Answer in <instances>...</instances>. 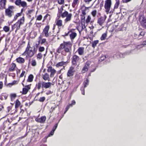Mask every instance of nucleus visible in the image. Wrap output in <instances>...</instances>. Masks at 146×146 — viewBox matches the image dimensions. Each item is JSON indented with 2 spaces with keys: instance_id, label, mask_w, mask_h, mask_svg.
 I'll use <instances>...</instances> for the list:
<instances>
[{
  "instance_id": "obj_1",
  "label": "nucleus",
  "mask_w": 146,
  "mask_h": 146,
  "mask_svg": "<svg viewBox=\"0 0 146 146\" xmlns=\"http://www.w3.org/2000/svg\"><path fill=\"white\" fill-rule=\"evenodd\" d=\"M25 22V18L23 17L21 19L18 20L15 24H14L12 28L13 30L16 29V31L20 29V26L24 24Z\"/></svg>"
},
{
  "instance_id": "obj_2",
  "label": "nucleus",
  "mask_w": 146,
  "mask_h": 146,
  "mask_svg": "<svg viewBox=\"0 0 146 146\" xmlns=\"http://www.w3.org/2000/svg\"><path fill=\"white\" fill-rule=\"evenodd\" d=\"M32 49V48L30 46L29 43L24 54L27 55H34L35 54L36 51L35 50V48H33L34 50Z\"/></svg>"
},
{
  "instance_id": "obj_3",
  "label": "nucleus",
  "mask_w": 146,
  "mask_h": 146,
  "mask_svg": "<svg viewBox=\"0 0 146 146\" xmlns=\"http://www.w3.org/2000/svg\"><path fill=\"white\" fill-rule=\"evenodd\" d=\"M106 18L107 16L106 15L98 18L97 19V23L101 26H103L105 22Z\"/></svg>"
},
{
  "instance_id": "obj_4",
  "label": "nucleus",
  "mask_w": 146,
  "mask_h": 146,
  "mask_svg": "<svg viewBox=\"0 0 146 146\" xmlns=\"http://www.w3.org/2000/svg\"><path fill=\"white\" fill-rule=\"evenodd\" d=\"M111 5V0H106L105 1L104 8L106 12H108L110 10Z\"/></svg>"
},
{
  "instance_id": "obj_5",
  "label": "nucleus",
  "mask_w": 146,
  "mask_h": 146,
  "mask_svg": "<svg viewBox=\"0 0 146 146\" xmlns=\"http://www.w3.org/2000/svg\"><path fill=\"white\" fill-rule=\"evenodd\" d=\"M63 43H66V45L64 47V51L66 53H67L68 54H70L71 49L70 48L71 47V44L69 42H64Z\"/></svg>"
},
{
  "instance_id": "obj_6",
  "label": "nucleus",
  "mask_w": 146,
  "mask_h": 146,
  "mask_svg": "<svg viewBox=\"0 0 146 146\" xmlns=\"http://www.w3.org/2000/svg\"><path fill=\"white\" fill-rule=\"evenodd\" d=\"M50 28V26L48 25L45 27L43 30V33L45 35V36L48 37L49 36L48 31Z\"/></svg>"
},
{
  "instance_id": "obj_7",
  "label": "nucleus",
  "mask_w": 146,
  "mask_h": 146,
  "mask_svg": "<svg viewBox=\"0 0 146 146\" xmlns=\"http://www.w3.org/2000/svg\"><path fill=\"white\" fill-rule=\"evenodd\" d=\"M46 119V117L45 116H43L40 118L37 117L35 119V121L38 122L40 123H44Z\"/></svg>"
},
{
  "instance_id": "obj_8",
  "label": "nucleus",
  "mask_w": 146,
  "mask_h": 146,
  "mask_svg": "<svg viewBox=\"0 0 146 146\" xmlns=\"http://www.w3.org/2000/svg\"><path fill=\"white\" fill-rule=\"evenodd\" d=\"M90 65V63L89 62H88L86 63L82 70V72L83 73H84L88 70Z\"/></svg>"
},
{
  "instance_id": "obj_9",
  "label": "nucleus",
  "mask_w": 146,
  "mask_h": 146,
  "mask_svg": "<svg viewBox=\"0 0 146 146\" xmlns=\"http://www.w3.org/2000/svg\"><path fill=\"white\" fill-rule=\"evenodd\" d=\"M12 7L11 6L9 7L8 9H7L5 10L6 15L9 17H11L12 16V13H13V12L10 10V9H11Z\"/></svg>"
},
{
  "instance_id": "obj_10",
  "label": "nucleus",
  "mask_w": 146,
  "mask_h": 146,
  "mask_svg": "<svg viewBox=\"0 0 146 146\" xmlns=\"http://www.w3.org/2000/svg\"><path fill=\"white\" fill-rule=\"evenodd\" d=\"M75 71L74 70V68L71 67L68 70L67 73V76H68L70 77L73 75Z\"/></svg>"
},
{
  "instance_id": "obj_11",
  "label": "nucleus",
  "mask_w": 146,
  "mask_h": 146,
  "mask_svg": "<svg viewBox=\"0 0 146 146\" xmlns=\"http://www.w3.org/2000/svg\"><path fill=\"white\" fill-rule=\"evenodd\" d=\"M52 83L50 82H43V88H48L51 87Z\"/></svg>"
},
{
  "instance_id": "obj_12",
  "label": "nucleus",
  "mask_w": 146,
  "mask_h": 146,
  "mask_svg": "<svg viewBox=\"0 0 146 146\" xmlns=\"http://www.w3.org/2000/svg\"><path fill=\"white\" fill-rule=\"evenodd\" d=\"M140 21L141 25L143 27H146V19L144 17H142L140 19Z\"/></svg>"
},
{
  "instance_id": "obj_13",
  "label": "nucleus",
  "mask_w": 146,
  "mask_h": 146,
  "mask_svg": "<svg viewBox=\"0 0 146 146\" xmlns=\"http://www.w3.org/2000/svg\"><path fill=\"white\" fill-rule=\"evenodd\" d=\"M30 89V87L29 85L26 86L25 87L23 88V89L22 92H21V93H22L23 94H26L28 92L29 90Z\"/></svg>"
},
{
  "instance_id": "obj_14",
  "label": "nucleus",
  "mask_w": 146,
  "mask_h": 146,
  "mask_svg": "<svg viewBox=\"0 0 146 146\" xmlns=\"http://www.w3.org/2000/svg\"><path fill=\"white\" fill-rule=\"evenodd\" d=\"M6 2V0H1L0 1V9L5 8V6Z\"/></svg>"
},
{
  "instance_id": "obj_15",
  "label": "nucleus",
  "mask_w": 146,
  "mask_h": 146,
  "mask_svg": "<svg viewBox=\"0 0 146 146\" xmlns=\"http://www.w3.org/2000/svg\"><path fill=\"white\" fill-rule=\"evenodd\" d=\"M79 57L77 55H74L73 56L72 62L73 64H75L79 60Z\"/></svg>"
},
{
  "instance_id": "obj_16",
  "label": "nucleus",
  "mask_w": 146,
  "mask_h": 146,
  "mask_svg": "<svg viewBox=\"0 0 146 146\" xmlns=\"http://www.w3.org/2000/svg\"><path fill=\"white\" fill-rule=\"evenodd\" d=\"M56 25L58 26V27H61L62 25V21L60 19L56 20L55 21Z\"/></svg>"
},
{
  "instance_id": "obj_17",
  "label": "nucleus",
  "mask_w": 146,
  "mask_h": 146,
  "mask_svg": "<svg viewBox=\"0 0 146 146\" xmlns=\"http://www.w3.org/2000/svg\"><path fill=\"white\" fill-rule=\"evenodd\" d=\"M66 43H62L61 44L59 48L57 50V52L59 53H60L62 49L64 48V47L66 45Z\"/></svg>"
},
{
  "instance_id": "obj_18",
  "label": "nucleus",
  "mask_w": 146,
  "mask_h": 146,
  "mask_svg": "<svg viewBox=\"0 0 146 146\" xmlns=\"http://www.w3.org/2000/svg\"><path fill=\"white\" fill-rule=\"evenodd\" d=\"M72 16V14H69L66 17V18L64 20L65 22L66 23L68 21H70L71 20Z\"/></svg>"
},
{
  "instance_id": "obj_19",
  "label": "nucleus",
  "mask_w": 146,
  "mask_h": 146,
  "mask_svg": "<svg viewBox=\"0 0 146 146\" xmlns=\"http://www.w3.org/2000/svg\"><path fill=\"white\" fill-rule=\"evenodd\" d=\"M42 78L44 80L50 81L49 75L47 73L43 75Z\"/></svg>"
},
{
  "instance_id": "obj_20",
  "label": "nucleus",
  "mask_w": 146,
  "mask_h": 146,
  "mask_svg": "<svg viewBox=\"0 0 146 146\" xmlns=\"http://www.w3.org/2000/svg\"><path fill=\"white\" fill-rule=\"evenodd\" d=\"M16 66V65L15 64L13 63H12L9 69V71L10 72L13 71L15 70Z\"/></svg>"
},
{
  "instance_id": "obj_21",
  "label": "nucleus",
  "mask_w": 146,
  "mask_h": 146,
  "mask_svg": "<svg viewBox=\"0 0 146 146\" xmlns=\"http://www.w3.org/2000/svg\"><path fill=\"white\" fill-rule=\"evenodd\" d=\"M17 61L20 63H23L25 62V60L24 58H21L19 57L16 59Z\"/></svg>"
},
{
  "instance_id": "obj_22",
  "label": "nucleus",
  "mask_w": 146,
  "mask_h": 146,
  "mask_svg": "<svg viewBox=\"0 0 146 146\" xmlns=\"http://www.w3.org/2000/svg\"><path fill=\"white\" fill-rule=\"evenodd\" d=\"M77 34L75 32H72L70 35L71 39H74L77 36Z\"/></svg>"
},
{
  "instance_id": "obj_23",
  "label": "nucleus",
  "mask_w": 146,
  "mask_h": 146,
  "mask_svg": "<svg viewBox=\"0 0 146 146\" xmlns=\"http://www.w3.org/2000/svg\"><path fill=\"white\" fill-rule=\"evenodd\" d=\"M84 48L83 47H80L78 50L79 54L80 55H82L83 54Z\"/></svg>"
},
{
  "instance_id": "obj_24",
  "label": "nucleus",
  "mask_w": 146,
  "mask_h": 146,
  "mask_svg": "<svg viewBox=\"0 0 146 146\" xmlns=\"http://www.w3.org/2000/svg\"><path fill=\"white\" fill-rule=\"evenodd\" d=\"M21 105V103L19 100H16L15 103V108L16 109L18 108L20 105Z\"/></svg>"
},
{
  "instance_id": "obj_25",
  "label": "nucleus",
  "mask_w": 146,
  "mask_h": 146,
  "mask_svg": "<svg viewBox=\"0 0 146 146\" xmlns=\"http://www.w3.org/2000/svg\"><path fill=\"white\" fill-rule=\"evenodd\" d=\"M79 2V0H73V2L72 3V7L74 8L78 4Z\"/></svg>"
},
{
  "instance_id": "obj_26",
  "label": "nucleus",
  "mask_w": 146,
  "mask_h": 146,
  "mask_svg": "<svg viewBox=\"0 0 146 146\" xmlns=\"http://www.w3.org/2000/svg\"><path fill=\"white\" fill-rule=\"evenodd\" d=\"M68 12L67 11H65L64 12L62 13L59 16V17L61 16L62 18H64L66 17L68 14Z\"/></svg>"
},
{
  "instance_id": "obj_27",
  "label": "nucleus",
  "mask_w": 146,
  "mask_h": 146,
  "mask_svg": "<svg viewBox=\"0 0 146 146\" xmlns=\"http://www.w3.org/2000/svg\"><path fill=\"white\" fill-rule=\"evenodd\" d=\"M107 36V32H106L105 33L102 34L101 37V40H104Z\"/></svg>"
},
{
  "instance_id": "obj_28",
  "label": "nucleus",
  "mask_w": 146,
  "mask_h": 146,
  "mask_svg": "<svg viewBox=\"0 0 146 146\" xmlns=\"http://www.w3.org/2000/svg\"><path fill=\"white\" fill-rule=\"evenodd\" d=\"M33 76L32 74L30 75L28 77V79L27 80V82H32L33 80Z\"/></svg>"
},
{
  "instance_id": "obj_29",
  "label": "nucleus",
  "mask_w": 146,
  "mask_h": 146,
  "mask_svg": "<svg viewBox=\"0 0 146 146\" xmlns=\"http://www.w3.org/2000/svg\"><path fill=\"white\" fill-rule=\"evenodd\" d=\"M65 63V62H60L56 64V66L57 67H58L60 66H62L63 65H64Z\"/></svg>"
},
{
  "instance_id": "obj_30",
  "label": "nucleus",
  "mask_w": 146,
  "mask_h": 146,
  "mask_svg": "<svg viewBox=\"0 0 146 146\" xmlns=\"http://www.w3.org/2000/svg\"><path fill=\"white\" fill-rule=\"evenodd\" d=\"M41 85H43V81L38 82L37 84V88L38 90H39L41 88ZM42 88H43V87Z\"/></svg>"
},
{
  "instance_id": "obj_31",
  "label": "nucleus",
  "mask_w": 146,
  "mask_h": 146,
  "mask_svg": "<svg viewBox=\"0 0 146 146\" xmlns=\"http://www.w3.org/2000/svg\"><path fill=\"white\" fill-rule=\"evenodd\" d=\"M98 40L94 41L92 44V47L94 48L96 46L97 44H98Z\"/></svg>"
},
{
  "instance_id": "obj_32",
  "label": "nucleus",
  "mask_w": 146,
  "mask_h": 146,
  "mask_svg": "<svg viewBox=\"0 0 146 146\" xmlns=\"http://www.w3.org/2000/svg\"><path fill=\"white\" fill-rule=\"evenodd\" d=\"M116 2L115 5L114 9H117L118 8L120 4L119 1H116Z\"/></svg>"
},
{
  "instance_id": "obj_33",
  "label": "nucleus",
  "mask_w": 146,
  "mask_h": 146,
  "mask_svg": "<svg viewBox=\"0 0 146 146\" xmlns=\"http://www.w3.org/2000/svg\"><path fill=\"white\" fill-rule=\"evenodd\" d=\"M56 70L54 69H53L51 71V74L50 75V76L51 77H52L54 76V74L56 73Z\"/></svg>"
},
{
  "instance_id": "obj_34",
  "label": "nucleus",
  "mask_w": 146,
  "mask_h": 146,
  "mask_svg": "<svg viewBox=\"0 0 146 146\" xmlns=\"http://www.w3.org/2000/svg\"><path fill=\"white\" fill-rule=\"evenodd\" d=\"M27 4L24 1H21V5L20 6H21L22 7H25L27 6Z\"/></svg>"
},
{
  "instance_id": "obj_35",
  "label": "nucleus",
  "mask_w": 146,
  "mask_h": 146,
  "mask_svg": "<svg viewBox=\"0 0 146 146\" xmlns=\"http://www.w3.org/2000/svg\"><path fill=\"white\" fill-rule=\"evenodd\" d=\"M89 80L87 79H86V81L84 83V87H86L87 86V85L89 84Z\"/></svg>"
},
{
  "instance_id": "obj_36",
  "label": "nucleus",
  "mask_w": 146,
  "mask_h": 146,
  "mask_svg": "<svg viewBox=\"0 0 146 146\" xmlns=\"http://www.w3.org/2000/svg\"><path fill=\"white\" fill-rule=\"evenodd\" d=\"M63 9V7H61L60 8V9L58 8V12L59 14V16L62 13V11Z\"/></svg>"
},
{
  "instance_id": "obj_37",
  "label": "nucleus",
  "mask_w": 146,
  "mask_h": 146,
  "mask_svg": "<svg viewBox=\"0 0 146 146\" xmlns=\"http://www.w3.org/2000/svg\"><path fill=\"white\" fill-rule=\"evenodd\" d=\"M87 8L86 7H85V9L82 10V14L83 15L84 17L83 19H84L85 18V15H86V9Z\"/></svg>"
},
{
  "instance_id": "obj_38",
  "label": "nucleus",
  "mask_w": 146,
  "mask_h": 146,
  "mask_svg": "<svg viewBox=\"0 0 146 146\" xmlns=\"http://www.w3.org/2000/svg\"><path fill=\"white\" fill-rule=\"evenodd\" d=\"M4 30L6 32H8L9 30V28L8 26H5L3 28Z\"/></svg>"
},
{
  "instance_id": "obj_39",
  "label": "nucleus",
  "mask_w": 146,
  "mask_h": 146,
  "mask_svg": "<svg viewBox=\"0 0 146 146\" xmlns=\"http://www.w3.org/2000/svg\"><path fill=\"white\" fill-rule=\"evenodd\" d=\"M21 2V0H17L15 2V3L17 5L20 6Z\"/></svg>"
},
{
  "instance_id": "obj_40",
  "label": "nucleus",
  "mask_w": 146,
  "mask_h": 146,
  "mask_svg": "<svg viewBox=\"0 0 146 146\" xmlns=\"http://www.w3.org/2000/svg\"><path fill=\"white\" fill-rule=\"evenodd\" d=\"M91 19V18L90 16L89 15L88 16L86 20V23H89Z\"/></svg>"
},
{
  "instance_id": "obj_41",
  "label": "nucleus",
  "mask_w": 146,
  "mask_h": 146,
  "mask_svg": "<svg viewBox=\"0 0 146 146\" xmlns=\"http://www.w3.org/2000/svg\"><path fill=\"white\" fill-rule=\"evenodd\" d=\"M108 56V55H102V56L100 58L99 60H103L105 58H106V56Z\"/></svg>"
},
{
  "instance_id": "obj_42",
  "label": "nucleus",
  "mask_w": 146,
  "mask_h": 146,
  "mask_svg": "<svg viewBox=\"0 0 146 146\" xmlns=\"http://www.w3.org/2000/svg\"><path fill=\"white\" fill-rule=\"evenodd\" d=\"M92 15L93 16V17H95L96 14H97V11L96 10H95L93 11L91 13Z\"/></svg>"
},
{
  "instance_id": "obj_43",
  "label": "nucleus",
  "mask_w": 146,
  "mask_h": 146,
  "mask_svg": "<svg viewBox=\"0 0 146 146\" xmlns=\"http://www.w3.org/2000/svg\"><path fill=\"white\" fill-rule=\"evenodd\" d=\"M36 61L34 60H33L32 61L31 65L33 66H35L36 65Z\"/></svg>"
},
{
  "instance_id": "obj_44",
  "label": "nucleus",
  "mask_w": 146,
  "mask_h": 146,
  "mask_svg": "<svg viewBox=\"0 0 146 146\" xmlns=\"http://www.w3.org/2000/svg\"><path fill=\"white\" fill-rule=\"evenodd\" d=\"M45 100V98L44 97H41L39 99V101L40 102H43Z\"/></svg>"
},
{
  "instance_id": "obj_45",
  "label": "nucleus",
  "mask_w": 146,
  "mask_h": 146,
  "mask_svg": "<svg viewBox=\"0 0 146 146\" xmlns=\"http://www.w3.org/2000/svg\"><path fill=\"white\" fill-rule=\"evenodd\" d=\"M21 13H18L17 14V15L15 16L14 17V20H16L17 17H19L21 15Z\"/></svg>"
},
{
  "instance_id": "obj_46",
  "label": "nucleus",
  "mask_w": 146,
  "mask_h": 146,
  "mask_svg": "<svg viewBox=\"0 0 146 146\" xmlns=\"http://www.w3.org/2000/svg\"><path fill=\"white\" fill-rule=\"evenodd\" d=\"M145 32H141L140 33L139 35V37H140V38H141V37H140V36H144L145 35Z\"/></svg>"
},
{
  "instance_id": "obj_47",
  "label": "nucleus",
  "mask_w": 146,
  "mask_h": 146,
  "mask_svg": "<svg viewBox=\"0 0 146 146\" xmlns=\"http://www.w3.org/2000/svg\"><path fill=\"white\" fill-rule=\"evenodd\" d=\"M64 2V0H58V2L60 4H63Z\"/></svg>"
},
{
  "instance_id": "obj_48",
  "label": "nucleus",
  "mask_w": 146,
  "mask_h": 146,
  "mask_svg": "<svg viewBox=\"0 0 146 146\" xmlns=\"http://www.w3.org/2000/svg\"><path fill=\"white\" fill-rule=\"evenodd\" d=\"M70 105L69 104V105H68L67 107H66L65 109V111L64 112V113H66L67 112V111L68 110V109L70 107Z\"/></svg>"
},
{
  "instance_id": "obj_49",
  "label": "nucleus",
  "mask_w": 146,
  "mask_h": 146,
  "mask_svg": "<svg viewBox=\"0 0 146 146\" xmlns=\"http://www.w3.org/2000/svg\"><path fill=\"white\" fill-rule=\"evenodd\" d=\"M18 83V82L17 81H14L13 82L10 84H11L12 85H13L15 84H17Z\"/></svg>"
},
{
  "instance_id": "obj_50",
  "label": "nucleus",
  "mask_w": 146,
  "mask_h": 146,
  "mask_svg": "<svg viewBox=\"0 0 146 146\" xmlns=\"http://www.w3.org/2000/svg\"><path fill=\"white\" fill-rule=\"evenodd\" d=\"M53 69V68L52 67H51V66L49 67L47 69L48 72H51Z\"/></svg>"
},
{
  "instance_id": "obj_51",
  "label": "nucleus",
  "mask_w": 146,
  "mask_h": 146,
  "mask_svg": "<svg viewBox=\"0 0 146 146\" xmlns=\"http://www.w3.org/2000/svg\"><path fill=\"white\" fill-rule=\"evenodd\" d=\"M11 98H14L16 97V95L15 94H12L10 95Z\"/></svg>"
},
{
  "instance_id": "obj_52",
  "label": "nucleus",
  "mask_w": 146,
  "mask_h": 146,
  "mask_svg": "<svg viewBox=\"0 0 146 146\" xmlns=\"http://www.w3.org/2000/svg\"><path fill=\"white\" fill-rule=\"evenodd\" d=\"M58 126V123L56 124L53 128L52 130L55 131Z\"/></svg>"
},
{
  "instance_id": "obj_53",
  "label": "nucleus",
  "mask_w": 146,
  "mask_h": 146,
  "mask_svg": "<svg viewBox=\"0 0 146 146\" xmlns=\"http://www.w3.org/2000/svg\"><path fill=\"white\" fill-rule=\"evenodd\" d=\"M44 50V48L43 47H40L39 48V51L40 52L43 51Z\"/></svg>"
},
{
  "instance_id": "obj_54",
  "label": "nucleus",
  "mask_w": 146,
  "mask_h": 146,
  "mask_svg": "<svg viewBox=\"0 0 146 146\" xmlns=\"http://www.w3.org/2000/svg\"><path fill=\"white\" fill-rule=\"evenodd\" d=\"M76 104V102L74 100H73L72 101V103L71 104H69L70 106H72L73 105H74Z\"/></svg>"
},
{
  "instance_id": "obj_55",
  "label": "nucleus",
  "mask_w": 146,
  "mask_h": 146,
  "mask_svg": "<svg viewBox=\"0 0 146 146\" xmlns=\"http://www.w3.org/2000/svg\"><path fill=\"white\" fill-rule=\"evenodd\" d=\"M42 16L41 15H39L37 18V20H41L42 19Z\"/></svg>"
},
{
  "instance_id": "obj_56",
  "label": "nucleus",
  "mask_w": 146,
  "mask_h": 146,
  "mask_svg": "<svg viewBox=\"0 0 146 146\" xmlns=\"http://www.w3.org/2000/svg\"><path fill=\"white\" fill-rule=\"evenodd\" d=\"M143 46V45L141 44V45H138L137 47V49H139L140 48H142Z\"/></svg>"
},
{
  "instance_id": "obj_57",
  "label": "nucleus",
  "mask_w": 146,
  "mask_h": 146,
  "mask_svg": "<svg viewBox=\"0 0 146 146\" xmlns=\"http://www.w3.org/2000/svg\"><path fill=\"white\" fill-rule=\"evenodd\" d=\"M81 90L82 91V93L83 95H84L85 94L84 90L83 88H82L81 89Z\"/></svg>"
},
{
  "instance_id": "obj_58",
  "label": "nucleus",
  "mask_w": 146,
  "mask_h": 146,
  "mask_svg": "<svg viewBox=\"0 0 146 146\" xmlns=\"http://www.w3.org/2000/svg\"><path fill=\"white\" fill-rule=\"evenodd\" d=\"M92 0H84V1L87 4H89Z\"/></svg>"
},
{
  "instance_id": "obj_59",
  "label": "nucleus",
  "mask_w": 146,
  "mask_h": 146,
  "mask_svg": "<svg viewBox=\"0 0 146 146\" xmlns=\"http://www.w3.org/2000/svg\"><path fill=\"white\" fill-rule=\"evenodd\" d=\"M25 73V71H23L21 73V74L20 77H23L24 76Z\"/></svg>"
},
{
  "instance_id": "obj_60",
  "label": "nucleus",
  "mask_w": 146,
  "mask_h": 146,
  "mask_svg": "<svg viewBox=\"0 0 146 146\" xmlns=\"http://www.w3.org/2000/svg\"><path fill=\"white\" fill-rule=\"evenodd\" d=\"M54 131L52 130L50 132V133L49 134V136H51V135H52L53 134H54Z\"/></svg>"
},
{
  "instance_id": "obj_61",
  "label": "nucleus",
  "mask_w": 146,
  "mask_h": 146,
  "mask_svg": "<svg viewBox=\"0 0 146 146\" xmlns=\"http://www.w3.org/2000/svg\"><path fill=\"white\" fill-rule=\"evenodd\" d=\"M46 39H43L42 40V42L41 44H43L45 43L46 41Z\"/></svg>"
},
{
  "instance_id": "obj_62",
  "label": "nucleus",
  "mask_w": 146,
  "mask_h": 146,
  "mask_svg": "<svg viewBox=\"0 0 146 146\" xmlns=\"http://www.w3.org/2000/svg\"><path fill=\"white\" fill-rule=\"evenodd\" d=\"M131 0H125V1L123 0V2L124 3H127L130 1H131Z\"/></svg>"
},
{
  "instance_id": "obj_63",
  "label": "nucleus",
  "mask_w": 146,
  "mask_h": 146,
  "mask_svg": "<svg viewBox=\"0 0 146 146\" xmlns=\"http://www.w3.org/2000/svg\"><path fill=\"white\" fill-rule=\"evenodd\" d=\"M3 83L1 82H0V89L2 88L3 87Z\"/></svg>"
},
{
  "instance_id": "obj_64",
  "label": "nucleus",
  "mask_w": 146,
  "mask_h": 146,
  "mask_svg": "<svg viewBox=\"0 0 146 146\" xmlns=\"http://www.w3.org/2000/svg\"><path fill=\"white\" fill-rule=\"evenodd\" d=\"M142 44V45H143V46L146 45V40L143 41V43Z\"/></svg>"
}]
</instances>
